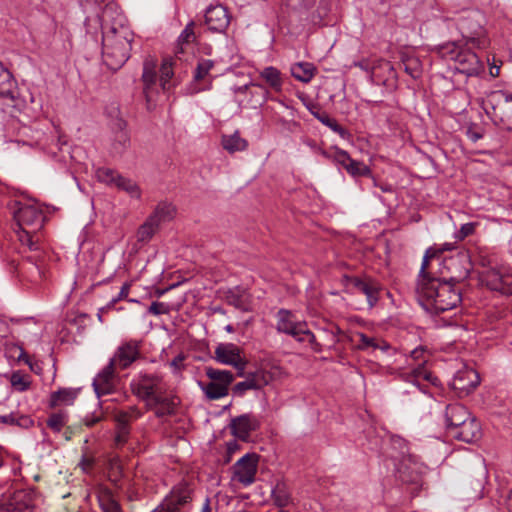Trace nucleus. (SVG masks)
<instances>
[{
  "instance_id": "obj_1",
  "label": "nucleus",
  "mask_w": 512,
  "mask_h": 512,
  "mask_svg": "<svg viewBox=\"0 0 512 512\" xmlns=\"http://www.w3.org/2000/svg\"><path fill=\"white\" fill-rule=\"evenodd\" d=\"M454 286L453 283L437 278L429 285L423 283L416 295L421 306L427 311L440 314L456 308L461 303V292Z\"/></svg>"
},
{
  "instance_id": "obj_2",
  "label": "nucleus",
  "mask_w": 512,
  "mask_h": 512,
  "mask_svg": "<svg viewBox=\"0 0 512 512\" xmlns=\"http://www.w3.org/2000/svg\"><path fill=\"white\" fill-rule=\"evenodd\" d=\"M133 32L125 25L111 26L103 32L102 55L106 65L117 70L130 57Z\"/></svg>"
},
{
  "instance_id": "obj_3",
  "label": "nucleus",
  "mask_w": 512,
  "mask_h": 512,
  "mask_svg": "<svg viewBox=\"0 0 512 512\" xmlns=\"http://www.w3.org/2000/svg\"><path fill=\"white\" fill-rule=\"evenodd\" d=\"M484 22L485 17L478 10L465 11L456 19L457 29L466 40L465 44L470 43L477 49H486L489 46L490 40L486 36Z\"/></svg>"
},
{
  "instance_id": "obj_4",
  "label": "nucleus",
  "mask_w": 512,
  "mask_h": 512,
  "mask_svg": "<svg viewBox=\"0 0 512 512\" xmlns=\"http://www.w3.org/2000/svg\"><path fill=\"white\" fill-rule=\"evenodd\" d=\"M130 389L133 395L147 404L152 398L165 394L168 385L161 373L140 371L131 380Z\"/></svg>"
},
{
  "instance_id": "obj_5",
  "label": "nucleus",
  "mask_w": 512,
  "mask_h": 512,
  "mask_svg": "<svg viewBox=\"0 0 512 512\" xmlns=\"http://www.w3.org/2000/svg\"><path fill=\"white\" fill-rule=\"evenodd\" d=\"M439 276L438 278L457 284L468 278L472 270V263L468 252H458L449 258L439 261Z\"/></svg>"
},
{
  "instance_id": "obj_6",
  "label": "nucleus",
  "mask_w": 512,
  "mask_h": 512,
  "mask_svg": "<svg viewBox=\"0 0 512 512\" xmlns=\"http://www.w3.org/2000/svg\"><path fill=\"white\" fill-rule=\"evenodd\" d=\"M205 374L209 378V382H199V386L207 399L218 400L228 395L229 387L234 381L231 371L208 366L205 367Z\"/></svg>"
},
{
  "instance_id": "obj_7",
  "label": "nucleus",
  "mask_w": 512,
  "mask_h": 512,
  "mask_svg": "<svg viewBox=\"0 0 512 512\" xmlns=\"http://www.w3.org/2000/svg\"><path fill=\"white\" fill-rule=\"evenodd\" d=\"M194 488L187 480H182L171 489L163 502L152 512H180L190 504Z\"/></svg>"
},
{
  "instance_id": "obj_8",
  "label": "nucleus",
  "mask_w": 512,
  "mask_h": 512,
  "mask_svg": "<svg viewBox=\"0 0 512 512\" xmlns=\"http://www.w3.org/2000/svg\"><path fill=\"white\" fill-rule=\"evenodd\" d=\"M342 284L350 293H362L366 296L370 308L374 307L378 300L381 290L380 283L370 276H350L344 275Z\"/></svg>"
},
{
  "instance_id": "obj_9",
  "label": "nucleus",
  "mask_w": 512,
  "mask_h": 512,
  "mask_svg": "<svg viewBox=\"0 0 512 512\" xmlns=\"http://www.w3.org/2000/svg\"><path fill=\"white\" fill-rule=\"evenodd\" d=\"M142 341L129 339L121 342L115 350L109 363L117 370L128 369L134 362L141 358Z\"/></svg>"
},
{
  "instance_id": "obj_10",
  "label": "nucleus",
  "mask_w": 512,
  "mask_h": 512,
  "mask_svg": "<svg viewBox=\"0 0 512 512\" xmlns=\"http://www.w3.org/2000/svg\"><path fill=\"white\" fill-rule=\"evenodd\" d=\"M482 282L492 291L512 295V269L509 267L489 268L482 274Z\"/></svg>"
},
{
  "instance_id": "obj_11",
  "label": "nucleus",
  "mask_w": 512,
  "mask_h": 512,
  "mask_svg": "<svg viewBox=\"0 0 512 512\" xmlns=\"http://www.w3.org/2000/svg\"><path fill=\"white\" fill-rule=\"evenodd\" d=\"M96 176L100 182L107 185H114L119 190L126 192L131 198H141V189L138 184L111 168L102 167L97 169Z\"/></svg>"
},
{
  "instance_id": "obj_12",
  "label": "nucleus",
  "mask_w": 512,
  "mask_h": 512,
  "mask_svg": "<svg viewBox=\"0 0 512 512\" xmlns=\"http://www.w3.org/2000/svg\"><path fill=\"white\" fill-rule=\"evenodd\" d=\"M260 455L249 452L242 456L233 466V477L244 486H249L255 482V476L258 470Z\"/></svg>"
},
{
  "instance_id": "obj_13",
  "label": "nucleus",
  "mask_w": 512,
  "mask_h": 512,
  "mask_svg": "<svg viewBox=\"0 0 512 512\" xmlns=\"http://www.w3.org/2000/svg\"><path fill=\"white\" fill-rule=\"evenodd\" d=\"M14 219L20 229L38 232L44 225L45 216L43 211L36 205L20 204L14 212Z\"/></svg>"
},
{
  "instance_id": "obj_14",
  "label": "nucleus",
  "mask_w": 512,
  "mask_h": 512,
  "mask_svg": "<svg viewBox=\"0 0 512 512\" xmlns=\"http://www.w3.org/2000/svg\"><path fill=\"white\" fill-rule=\"evenodd\" d=\"M214 359L224 365H231L238 370V375L242 376L246 367V360L241 356V349L233 343H220L214 351Z\"/></svg>"
},
{
  "instance_id": "obj_15",
  "label": "nucleus",
  "mask_w": 512,
  "mask_h": 512,
  "mask_svg": "<svg viewBox=\"0 0 512 512\" xmlns=\"http://www.w3.org/2000/svg\"><path fill=\"white\" fill-rule=\"evenodd\" d=\"M204 24L211 32L223 33L230 24V15L224 6L210 5L204 15Z\"/></svg>"
},
{
  "instance_id": "obj_16",
  "label": "nucleus",
  "mask_w": 512,
  "mask_h": 512,
  "mask_svg": "<svg viewBox=\"0 0 512 512\" xmlns=\"http://www.w3.org/2000/svg\"><path fill=\"white\" fill-rule=\"evenodd\" d=\"M180 403L179 398L173 394H161L152 398L146 406L153 411L157 418H165L176 414L177 407Z\"/></svg>"
},
{
  "instance_id": "obj_17",
  "label": "nucleus",
  "mask_w": 512,
  "mask_h": 512,
  "mask_svg": "<svg viewBox=\"0 0 512 512\" xmlns=\"http://www.w3.org/2000/svg\"><path fill=\"white\" fill-rule=\"evenodd\" d=\"M455 68L467 76H476L484 70L479 56L469 48L463 46L456 61Z\"/></svg>"
},
{
  "instance_id": "obj_18",
  "label": "nucleus",
  "mask_w": 512,
  "mask_h": 512,
  "mask_svg": "<svg viewBox=\"0 0 512 512\" xmlns=\"http://www.w3.org/2000/svg\"><path fill=\"white\" fill-rule=\"evenodd\" d=\"M353 66L359 67L361 70L370 74V79L374 84L385 85V79L378 73L379 69L387 71L389 74L393 73L392 64L381 58L377 59H362L360 61H354Z\"/></svg>"
},
{
  "instance_id": "obj_19",
  "label": "nucleus",
  "mask_w": 512,
  "mask_h": 512,
  "mask_svg": "<svg viewBox=\"0 0 512 512\" xmlns=\"http://www.w3.org/2000/svg\"><path fill=\"white\" fill-rule=\"evenodd\" d=\"M471 417V413L464 405L460 403L447 405L444 413V419L448 432L452 434Z\"/></svg>"
},
{
  "instance_id": "obj_20",
  "label": "nucleus",
  "mask_w": 512,
  "mask_h": 512,
  "mask_svg": "<svg viewBox=\"0 0 512 512\" xmlns=\"http://www.w3.org/2000/svg\"><path fill=\"white\" fill-rule=\"evenodd\" d=\"M117 371L118 370L108 362L94 378L92 385L98 397L108 395L114 391Z\"/></svg>"
},
{
  "instance_id": "obj_21",
  "label": "nucleus",
  "mask_w": 512,
  "mask_h": 512,
  "mask_svg": "<svg viewBox=\"0 0 512 512\" xmlns=\"http://www.w3.org/2000/svg\"><path fill=\"white\" fill-rule=\"evenodd\" d=\"M259 427L258 419L251 414H244L231 420L230 429L232 434L242 440L247 441L252 431Z\"/></svg>"
},
{
  "instance_id": "obj_22",
  "label": "nucleus",
  "mask_w": 512,
  "mask_h": 512,
  "mask_svg": "<svg viewBox=\"0 0 512 512\" xmlns=\"http://www.w3.org/2000/svg\"><path fill=\"white\" fill-rule=\"evenodd\" d=\"M399 479L404 483L416 484L420 481L419 466L415 457L408 454L395 464Z\"/></svg>"
},
{
  "instance_id": "obj_23",
  "label": "nucleus",
  "mask_w": 512,
  "mask_h": 512,
  "mask_svg": "<svg viewBox=\"0 0 512 512\" xmlns=\"http://www.w3.org/2000/svg\"><path fill=\"white\" fill-rule=\"evenodd\" d=\"M452 437L467 444H475L482 437L479 421L471 417L452 434Z\"/></svg>"
},
{
  "instance_id": "obj_24",
  "label": "nucleus",
  "mask_w": 512,
  "mask_h": 512,
  "mask_svg": "<svg viewBox=\"0 0 512 512\" xmlns=\"http://www.w3.org/2000/svg\"><path fill=\"white\" fill-rule=\"evenodd\" d=\"M141 415L142 413L135 406L130 407L127 411L118 412L116 415L118 428L117 434L115 436L116 444L121 445L125 443L129 434V422L140 418Z\"/></svg>"
},
{
  "instance_id": "obj_25",
  "label": "nucleus",
  "mask_w": 512,
  "mask_h": 512,
  "mask_svg": "<svg viewBox=\"0 0 512 512\" xmlns=\"http://www.w3.org/2000/svg\"><path fill=\"white\" fill-rule=\"evenodd\" d=\"M271 377L264 371H258L251 374L246 380L237 383L233 387V393L237 396H243L247 390H259L268 385Z\"/></svg>"
},
{
  "instance_id": "obj_26",
  "label": "nucleus",
  "mask_w": 512,
  "mask_h": 512,
  "mask_svg": "<svg viewBox=\"0 0 512 512\" xmlns=\"http://www.w3.org/2000/svg\"><path fill=\"white\" fill-rule=\"evenodd\" d=\"M276 317H277L276 330L279 333H284L291 337L298 336L299 330L301 327H303L304 321L294 320L293 313L286 309H280L277 312Z\"/></svg>"
},
{
  "instance_id": "obj_27",
  "label": "nucleus",
  "mask_w": 512,
  "mask_h": 512,
  "mask_svg": "<svg viewBox=\"0 0 512 512\" xmlns=\"http://www.w3.org/2000/svg\"><path fill=\"white\" fill-rule=\"evenodd\" d=\"M156 79L157 75L154 70V65L145 63L143 67L142 81H143V93L146 98L148 109L154 105L156 90Z\"/></svg>"
},
{
  "instance_id": "obj_28",
  "label": "nucleus",
  "mask_w": 512,
  "mask_h": 512,
  "mask_svg": "<svg viewBox=\"0 0 512 512\" xmlns=\"http://www.w3.org/2000/svg\"><path fill=\"white\" fill-rule=\"evenodd\" d=\"M434 259L438 262L441 261L440 257L438 255H436L435 248L427 249V251L423 257L422 265H421L419 275L417 278L416 292H418L420 290L421 285L423 283L429 285L432 281H434L438 278V276H436L435 273L428 271L429 266H430V260H434Z\"/></svg>"
},
{
  "instance_id": "obj_29",
  "label": "nucleus",
  "mask_w": 512,
  "mask_h": 512,
  "mask_svg": "<svg viewBox=\"0 0 512 512\" xmlns=\"http://www.w3.org/2000/svg\"><path fill=\"white\" fill-rule=\"evenodd\" d=\"M0 97L15 100L17 98L16 81L12 73L0 62Z\"/></svg>"
},
{
  "instance_id": "obj_30",
  "label": "nucleus",
  "mask_w": 512,
  "mask_h": 512,
  "mask_svg": "<svg viewBox=\"0 0 512 512\" xmlns=\"http://www.w3.org/2000/svg\"><path fill=\"white\" fill-rule=\"evenodd\" d=\"M355 337L358 338L355 347L356 349L361 351H366L369 349H379L383 352H387L391 348L390 344L387 341L379 337H370L362 332H357L355 334Z\"/></svg>"
},
{
  "instance_id": "obj_31",
  "label": "nucleus",
  "mask_w": 512,
  "mask_h": 512,
  "mask_svg": "<svg viewBox=\"0 0 512 512\" xmlns=\"http://www.w3.org/2000/svg\"><path fill=\"white\" fill-rule=\"evenodd\" d=\"M97 499L102 512H122L120 503L108 487H99Z\"/></svg>"
},
{
  "instance_id": "obj_32",
  "label": "nucleus",
  "mask_w": 512,
  "mask_h": 512,
  "mask_svg": "<svg viewBox=\"0 0 512 512\" xmlns=\"http://www.w3.org/2000/svg\"><path fill=\"white\" fill-rule=\"evenodd\" d=\"M175 214V206L167 201H162L156 205L148 218L150 221L156 222V225L160 226L161 223L171 221L175 217Z\"/></svg>"
},
{
  "instance_id": "obj_33",
  "label": "nucleus",
  "mask_w": 512,
  "mask_h": 512,
  "mask_svg": "<svg viewBox=\"0 0 512 512\" xmlns=\"http://www.w3.org/2000/svg\"><path fill=\"white\" fill-rule=\"evenodd\" d=\"M259 77L265 81L270 89L279 93L282 91L283 78L281 71L274 66H267L260 71Z\"/></svg>"
},
{
  "instance_id": "obj_34",
  "label": "nucleus",
  "mask_w": 512,
  "mask_h": 512,
  "mask_svg": "<svg viewBox=\"0 0 512 512\" xmlns=\"http://www.w3.org/2000/svg\"><path fill=\"white\" fill-rule=\"evenodd\" d=\"M291 75L302 83H309L317 72V68L310 62H297L291 66Z\"/></svg>"
},
{
  "instance_id": "obj_35",
  "label": "nucleus",
  "mask_w": 512,
  "mask_h": 512,
  "mask_svg": "<svg viewBox=\"0 0 512 512\" xmlns=\"http://www.w3.org/2000/svg\"><path fill=\"white\" fill-rule=\"evenodd\" d=\"M114 142L113 149L117 153H122L130 144V136L126 131V123L122 119H117L114 123Z\"/></svg>"
},
{
  "instance_id": "obj_36",
  "label": "nucleus",
  "mask_w": 512,
  "mask_h": 512,
  "mask_svg": "<svg viewBox=\"0 0 512 512\" xmlns=\"http://www.w3.org/2000/svg\"><path fill=\"white\" fill-rule=\"evenodd\" d=\"M221 144L230 154L245 151L248 147L247 140L240 136L239 131H235L231 135H222Z\"/></svg>"
},
{
  "instance_id": "obj_37",
  "label": "nucleus",
  "mask_w": 512,
  "mask_h": 512,
  "mask_svg": "<svg viewBox=\"0 0 512 512\" xmlns=\"http://www.w3.org/2000/svg\"><path fill=\"white\" fill-rule=\"evenodd\" d=\"M6 506L8 511L21 512L32 506V498L29 493L23 490L15 491Z\"/></svg>"
},
{
  "instance_id": "obj_38",
  "label": "nucleus",
  "mask_w": 512,
  "mask_h": 512,
  "mask_svg": "<svg viewBox=\"0 0 512 512\" xmlns=\"http://www.w3.org/2000/svg\"><path fill=\"white\" fill-rule=\"evenodd\" d=\"M105 466L108 471L109 481L116 487L123 476V466L120 458L117 455H109L106 458Z\"/></svg>"
},
{
  "instance_id": "obj_39",
  "label": "nucleus",
  "mask_w": 512,
  "mask_h": 512,
  "mask_svg": "<svg viewBox=\"0 0 512 512\" xmlns=\"http://www.w3.org/2000/svg\"><path fill=\"white\" fill-rule=\"evenodd\" d=\"M312 115L325 126L329 127L332 131L339 134L342 138L348 136V132L343 128L336 119L332 118L327 112L321 111L319 108L310 110Z\"/></svg>"
},
{
  "instance_id": "obj_40",
  "label": "nucleus",
  "mask_w": 512,
  "mask_h": 512,
  "mask_svg": "<svg viewBox=\"0 0 512 512\" xmlns=\"http://www.w3.org/2000/svg\"><path fill=\"white\" fill-rule=\"evenodd\" d=\"M79 389L61 388L51 394L50 404L55 407L60 404L70 405L78 395Z\"/></svg>"
},
{
  "instance_id": "obj_41",
  "label": "nucleus",
  "mask_w": 512,
  "mask_h": 512,
  "mask_svg": "<svg viewBox=\"0 0 512 512\" xmlns=\"http://www.w3.org/2000/svg\"><path fill=\"white\" fill-rule=\"evenodd\" d=\"M319 154L324 158L333 161L336 165L341 166L343 169H346L348 163L352 161L348 152L338 147H333L330 151L319 149Z\"/></svg>"
},
{
  "instance_id": "obj_42",
  "label": "nucleus",
  "mask_w": 512,
  "mask_h": 512,
  "mask_svg": "<svg viewBox=\"0 0 512 512\" xmlns=\"http://www.w3.org/2000/svg\"><path fill=\"white\" fill-rule=\"evenodd\" d=\"M273 501L277 507H286L291 501V494L284 481H277L271 491Z\"/></svg>"
},
{
  "instance_id": "obj_43",
  "label": "nucleus",
  "mask_w": 512,
  "mask_h": 512,
  "mask_svg": "<svg viewBox=\"0 0 512 512\" xmlns=\"http://www.w3.org/2000/svg\"><path fill=\"white\" fill-rule=\"evenodd\" d=\"M465 42L453 41L446 42L437 47V52L442 59L456 61L463 46H466Z\"/></svg>"
},
{
  "instance_id": "obj_44",
  "label": "nucleus",
  "mask_w": 512,
  "mask_h": 512,
  "mask_svg": "<svg viewBox=\"0 0 512 512\" xmlns=\"http://www.w3.org/2000/svg\"><path fill=\"white\" fill-rule=\"evenodd\" d=\"M196 23L194 21H190L185 28L180 33L177 39V51L176 53L184 52V45L192 44L196 42L199 34L195 30Z\"/></svg>"
},
{
  "instance_id": "obj_45",
  "label": "nucleus",
  "mask_w": 512,
  "mask_h": 512,
  "mask_svg": "<svg viewBox=\"0 0 512 512\" xmlns=\"http://www.w3.org/2000/svg\"><path fill=\"white\" fill-rule=\"evenodd\" d=\"M226 302L240 310H247L245 290L240 287L229 289L225 294Z\"/></svg>"
},
{
  "instance_id": "obj_46",
  "label": "nucleus",
  "mask_w": 512,
  "mask_h": 512,
  "mask_svg": "<svg viewBox=\"0 0 512 512\" xmlns=\"http://www.w3.org/2000/svg\"><path fill=\"white\" fill-rule=\"evenodd\" d=\"M9 380L12 388L18 392L27 391L31 386L30 376L21 371H14L10 375Z\"/></svg>"
},
{
  "instance_id": "obj_47",
  "label": "nucleus",
  "mask_w": 512,
  "mask_h": 512,
  "mask_svg": "<svg viewBox=\"0 0 512 512\" xmlns=\"http://www.w3.org/2000/svg\"><path fill=\"white\" fill-rule=\"evenodd\" d=\"M159 226L156 225V222L150 221L149 218L145 220V222L138 228L137 231V240L138 242L147 243L157 232Z\"/></svg>"
},
{
  "instance_id": "obj_48",
  "label": "nucleus",
  "mask_w": 512,
  "mask_h": 512,
  "mask_svg": "<svg viewBox=\"0 0 512 512\" xmlns=\"http://www.w3.org/2000/svg\"><path fill=\"white\" fill-rule=\"evenodd\" d=\"M215 62L210 59H200L194 71L193 80L195 82L204 81L209 77L210 71L214 68Z\"/></svg>"
},
{
  "instance_id": "obj_49",
  "label": "nucleus",
  "mask_w": 512,
  "mask_h": 512,
  "mask_svg": "<svg viewBox=\"0 0 512 512\" xmlns=\"http://www.w3.org/2000/svg\"><path fill=\"white\" fill-rule=\"evenodd\" d=\"M160 82L162 89L169 90L170 89V80L173 77V69H172V62L169 59H165L162 62L161 68H160Z\"/></svg>"
},
{
  "instance_id": "obj_50",
  "label": "nucleus",
  "mask_w": 512,
  "mask_h": 512,
  "mask_svg": "<svg viewBox=\"0 0 512 512\" xmlns=\"http://www.w3.org/2000/svg\"><path fill=\"white\" fill-rule=\"evenodd\" d=\"M345 170L353 177L369 176L371 174V170L367 165L354 159L348 163Z\"/></svg>"
},
{
  "instance_id": "obj_51",
  "label": "nucleus",
  "mask_w": 512,
  "mask_h": 512,
  "mask_svg": "<svg viewBox=\"0 0 512 512\" xmlns=\"http://www.w3.org/2000/svg\"><path fill=\"white\" fill-rule=\"evenodd\" d=\"M37 231H32L28 229H20L18 233L19 241L26 245L31 251H36L38 249V239L34 240Z\"/></svg>"
},
{
  "instance_id": "obj_52",
  "label": "nucleus",
  "mask_w": 512,
  "mask_h": 512,
  "mask_svg": "<svg viewBox=\"0 0 512 512\" xmlns=\"http://www.w3.org/2000/svg\"><path fill=\"white\" fill-rule=\"evenodd\" d=\"M405 72L416 79L421 75L420 62L417 58L407 57L402 61Z\"/></svg>"
},
{
  "instance_id": "obj_53",
  "label": "nucleus",
  "mask_w": 512,
  "mask_h": 512,
  "mask_svg": "<svg viewBox=\"0 0 512 512\" xmlns=\"http://www.w3.org/2000/svg\"><path fill=\"white\" fill-rule=\"evenodd\" d=\"M300 335H305L306 342L310 344V347L314 352L319 353L322 351V345L316 340L314 333L308 329L307 323L305 321L303 322V327H301L299 330L298 336Z\"/></svg>"
},
{
  "instance_id": "obj_54",
  "label": "nucleus",
  "mask_w": 512,
  "mask_h": 512,
  "mask_svg": "<svg viewBox=\"0 0 512 512\" xmlns=\"http://www.w3.org/2000/svg\"><path fill=\"white\" fill-rule=\"evenodd\" d=\"M300 335H305L306 342L310 344V347L314 352L319 353L322 351V345L316 340L314 333L308 329L307 323L305 321L303 322V327H301L299 330L298 336Z\"/></svg>"
},
{
  "instance_id": "obj_55",
  "label": "nucleus",
  "mask_w": 512,
  "mask_h": 512,
  "mask_svg": "<svg viewBox=\"0 0 512 512\" xmlns=\"http://www.w3.org/2000/svg\"><path fill=\"white\" fill-rule=\"evenodd\" d=\"M300 335H305L306 342L310 344V347L314 352L319 353L322 351V345L316 340L314 333L308 329L307 323L305 321L303 322V327H301L299 330L298 336Z\"/></svg>"
},
{
  "instance_id": "obj_56",
  "label": "nucleus",
  "mask_w": 512,
  "mask_h": 512,
  "mask_svg": "<svg viewBox=\"0 0 512 512\" xmlns=\"http://www.w3.org/2000/svg\"><path fill=\"white\" fill-rule=\"evenodd\" d=\"M96 464V458L88 453H84L78 463V467L85 474H90Z\"/></svg>"
},
{
  "instance_id": "obj_57",
  "label": "nucleus",
  "mask_w": 512,
  "mask_h": 512,
  "mask_svg": "<svg viewBox=\"0 0 512 512\" xmlns=\"http://www.w3.org/2000/svg\"><path fill=\"white\" fill-rule=\"evenodd\" d=\"M478 223L476 222H469L463 224L460 229L455 233L454 237L457 241H462L466 237L473 235L475 232V229L477 227Z\"/></svg>"
},
{
  "instance_id": "obj_58",
  "label": "nucleus",
  "mask_w": 512,
  "mask_h": 512,
  "mask_svg": "<svg viewBox=\"0 0 512 512\" xmlns=\"http://www.w3.org/2000/svg\"><path fill=\"white\" fill-rule=\"evenodd\" d=\"M170 311L168 304L163 302L154 301L148 308V313L153 315H163L168 314Z\"/></svg>"
},
{
  "instance_id": "obj_59",
  "label": "nucleus",
  "mask_w": 512,
  "mask_h": 512,
  "mask_svg": "<svg viewBox=\"0 0 512 512\" xmlns=\"http://www.w3.org/2000/svg\"><path fill=\"white\" fill-rule=\"evenodd\" d=\"M47 425L55 431H60L64 426V417L61 414H52L48 420Z\"/></svg>"
},
{
  "instance_id": "obj_60",
  "label": "nucleus",
  "mask_w": 512,
  "mask_h": 512,
  "mask_svg": "<svg viewBox=\"0 0 512 512\" xmlns=\"http://www.w3.org/2000/svg\"><path fill=\"white\" fill-rule=\"evenodd\" d=\"M129 290H130V284L124 283L123 286L121 287L118 295L116 297L112 298V300L107 304V308H113L118 301L126 299L128 297Z\"/></svg>"
},
{
  "instance_id": "obj_61",
  "label": "nucleus",
  "mask_w": 512,
  "mask_h": 512,
  "mask_svg": "<svg viewBox=\"0 0 512 512\" xmlns=\"http://www.w3.org/2000/svg\"><path fill=\"white\" fill-rule=\"evenodd\" d=\"M0 421L5 424L18 425H27L28 423H32V420H30L28 417H21L19 420H16V418L12 414L0 416Z\"/></svg>"
},
{
  "instance_id": "obj_62",
  "label": "nucleus",
  "mask_w": 512,
  "mask_h": 512,
  "mask_svg": "<svg viewBox=\"0 0 512 512\" xmlns=\"http://www.w3.org/2000/svg\"><path fill=\"white\" fill-rule=\"evenodd\" d=\"M19 360H23L27 365H29V368L32 372L39 374L41 367L38 362H33L31 358L26 354V352L21 349V353L18 357Z\"/></svg>"
},
{
  "instance_id": "obj_63",
  "label": "nucleus",
  "mask_w": 512,
  "mask_h": 512,
  "mask_svg": "<svg viewBox=\"0 0 512 512\" xmlns=\"http://www.w3.org/2000/svg\"><path fill=\"white\" fill-rule=\"evenodd\" d=\"M30 271L31 277L34 281H37L38 279H42L44 277V270L43 268L33 261H30V267L28 268Z\"/></svg>"
},
{
  "instance_id": "obj_64",
  "label": "nucleus",
  "mask_w": 512,
  "mask_h": 512,
  "mask_svg": "<svg viewBox=\"0 0 512 512\" xmlns=\"http://www.w3.org/2000/svg\"><path fill=\"white\" fill-rule=\"evenodd\" d=\"M426 363V360H423L419 363H417V366L413 368L412 375L414 378L419 379H428V372L424 368V364Z\"/></svg>"
}]
</instances>
